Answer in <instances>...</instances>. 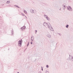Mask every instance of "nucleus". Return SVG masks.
Masks as SVG:
<instances>
[{"instance_id": "16", "label": "nucleus", "mask_w": 73, "mask_h": 73, "mask_svg": "<svg viewBox=\"0 0 73 73\" xmlns=\"http://www.w3.org/2000/svg\"><path fill=\"white\" fill-rule=\"evenodd\" d=\"M32 36L31 37V40H32V41H33V39H34V38H33V39H32Z\"/></svg>"}, {"instance_id": "12", "label": "nucleus", "mask_w": 73, "mask_h": 73, "mask_svg": "<svg viewBox=\"0 0 73 73\" xmlns=\"http://www.w3.org/2000/svg\"><path fill=\"white\" fill-rule=\"evenodd\" d=\"M63 9H65V6H64V7H63Z\"/></svg>"}, {"instance_id": "18", "label": "nucleus", "mask_w": 73, "mask_h": 73, "mask_svg": "<svg viewBox=\"0 0 73 73\" xmlns=\"http://www.w3.org/2000/svg\"><path fill=\"white\" fill-rule=\"evenodd\" d=\"M58 35H59V36H61V34H60V33H58Z\"/></svg>"}, {"instance_id": "25", "label": "nucleus", "mask_w": 73, "mask_h": 73, "mask_svg": "<svg viewBox=\"0 0 73 73\" xmlns=\"http://www.w3.org/2000/svg\"><path fill=\"white\" fill-rule=\"evenodd\" d=\"M42 70L43 71V69H42Z\"/></svg>"}, {"instance_id": "23", "label": "nucleus", "mask_w": 73, "mask_h": 73, "mask_svg": "<svg viewBox=\"0 0 73 73\" xmlns=\"http://www.w3.org/2000/svg\"><path fill=\"white\" fill-rule=\"evenodd\" d=\"M35 32H37V30H35Z\"/></svg>"}, {"instance_id": "20", "label": "nucleus", "mask_w": 73, "mask_h": 73, "mask_svg": "<svg viewBox=\"0 0 73 73\" xmlns=\"http://www.w3.org/2000/svg\"><path fill=\"white\" fill-rule=\"evenodd\" d=\"M65 6V5H62V7H64V6Z\"/></svg>"}, {"instance_id": "8", "label": "nucleus", "mask_w": 73, "mask_h": 73, "mask_svg": "<svg viewBox=\"0 0 73 73\" xmlns=\"http://www.w3.org/2000/svg\"><path fill=\"white\" fill-rule=\"evenodd\" d=\"M44 16L45 17V18H46V19L47 18H48V16L46 15H44Z\"/></svg>"}, {"instance_id": "4", "label": "nucleus", "mask_w": 73, "mask_h": 73, "mask_svg": "<svg viewBox=\"0 0 73 73\" xmlns=\"http://www.w3.org/2000/svg\"><path fill=\"white\" fill-rule=\"evenodd\" d=\"M67 9L69 11H72V8L70 6H68L67 7Z\"/></svg>"}, {"instance_id": "31", "label": "nucleus", "mask_w": 73, "mask_h": 73, "mask_svg": "<svg viewBox=\"0 0 73 73\" xmlns=\"http://www.w3.org/2000/svg\"><path fill=\"white\" fill-rule=\"evenodd\" d=\"M35 33L36 34V33Z\"/></svg>"}, {"instance_id": "21", "label": "nucleus", "mask_w": 73, "mask_h": 73, "mask_svg": "<svg viewBox=\"0 0 73 73\" xmlns=\"http://www.w3.org/2000/svg\"><path fill=\"white\" fill-rule=\"evenodd\" d=\"M13 30H12L11 33H13Z\"/></svg>"}, {"instance_id": "1", "label": "nucleus", "mask_w": 73, "mask_h": 73, "mask_svg": "<svg viewBox=\"0 0 73 73\" xmlns=\"http://www.w3.org/2000/svg\"><path fill=\"white\" fill-rule=\"evenodd\" d=\"M43 25L44 26L46 27V28L47 27L48 28L49 30H50V31H53V29L52 28V25H51L50 24V23H46V22H44Z\"/></svg>"}, {"instance_id": "22", "label": "nucleus", "mask_w": 73, "mask_h": 73, "mask_svg": "<svg viewBox=\"0 0 73 73\" xmlns=\"http://www.w3.org/2000/svg\"><path fill=\"white\" fill-rule=\"evenodd\" d=\"M22 15L23 16H24V14H22Z\"/></svg>"}, {"instance_id": "7", "label": "nucleus", "mask_w": 73, "mask_h": 73, "mask_svg": "<svg viewBox=\"0 0 73 73\" xmlns=\"http://www.w3.org/2000/svg\"><path fill=\"white\" fill-rule=\"evenodd\" d=\"M30 12H31V13H35L33 12V9H31L30 10Z\"/></svg>"}, {"instance_id": "29", "label": "nucleus", "mask_w": 73, "mask_h": 73, "mask_svg": "<svg viewBox=\"0 0 73 73\" xmlns=\"http://www.w3.org/2000/svg\"><path fill=\"white\" fill-rule=\"evenodd\" d=\"M17 73H19V72H17Z\"/></svg>"}, {"instance_id": "28", "label": "nucleus", "mask_w": 73, "mask_h": 73, "mask_svg": "<svg viewBox=\"0 0 73 73\" xmlns=\"http://www.w3.org/2000/svg\"><path fill=\"white\" fill-rule=\"evenodd\" d=\"M38 73H41V72H39Z\"/></svg>"}, {"instance_id": "10", "label": "nucleus", "mask_w": 73, "mask_h": 73, "mask_svg": "<svg viewBox=\"0 0 73 73\" xmlns=\"http://www.w3.org/2000/svg\"><path fill=\"white\" fill-rule=\"evenodd\" d=\"M69 25H66V28H68V27H69Z\"/></svg>"}, {"instance_id": "15", "label": "nucleus", "mask_w": 73, "mask_h": 73, "mask_svg": "<svg viewBox=\"0 0 73 73\" xmlns=\"http://www.w3.org/2000/svg\"><path fill=\"white\" fill-rule=\"evenodd\" d=\"M46 68H49V66H48V65H46Z\"/></svg>"}, {"instance_id": "26", "label": "nucleus", "mask_w": 73, "mask_h": 73, "mask_svg": "<svg viewBox=\"0 0 73 73\" xmlns=\"http://www.w3.org/2000/svg\"><path fill=\"white\" fill-rule=\"evenodd\" d=\"M59 10H60V11H61V8H60V9H59Z\"/></svg>"}, {"instance_id": "11", "label": "nucleus", "mask_w": 73, "mask_h": 73, "mask_svg": "<svg viewBox=\"0 0 73 73\" xmlns=\"http://www.w3.org/2000/svg\"><path fill=\"white\" fill-rule=\"evenodd\" d=\"M9 3H10V1H7V4H9Z\"/></svg>"}, {"instance_id": "2", "label": "nucleus", "mask_w": 73, "mask_h": 73, "mask_svg": "<svg viewBox=\"0 0 73 73\" xmlns=\"http://www.w3.org/2000/svg\"><path fill=\"white\" fill-rule=\"evenodd\" d=\"M68 60H71L72 61H73V56H70V55H69V57L67 58Z\"/></svg>"}, {"instance_id": "17", "label": "nucleus", "mask_w": 73, "mask_h": 73, "mask_svg": "<svg viewBox=\"0 0 73 73\" xmlns=\"http://www.w3.org/2000/svg\"><path fill=\"white\" fill-rule=\"evenodd\" d=\"M46 73H49V71H46Z\"/></svg>"}, {"instance_id": "5", "label": "nucleus", "mask_w": 73, "mask_h": 73, "mask_svg": "<svg viewBox=\"0 0 73 73\" xmlns=\"http://www.w3.org/2000/svg\"><path fill=\"white\" fill-rule=\"evenodd\" d=\"M25 28H26L25 26H24L22 27H21V29L22 30H23L24 29H25Z\"/></svg>"}, {"instance_id": "27", "label": "nucleus", "mask_w": 73, "mask_h": 73, "mask_svg": "<svg viewBox=\"0 0 73 73\" xmlns=\"http://www.w3.org/2000/svg\"><path fill=\"white\" fill-rule=\"evenodd\" d=\"M25 17L26 18H27V17H26V16H25Z\"/></svg>"}, {"instance_id": "3", "label": "nucleus", "mask_w": 73, "mask_h": 73, "mask_svg": "<svg viewBox=\"0 0 73 73\" xmlns=\"http://www.w3.org/2000/svg\"><path fill=\"white\" fill-rule=\"evenodd\" d=\"M22 41V39H21V40H19V41L18 42V46L19 47H21V45L22 44V42L21 41Z\"/></svg>"}, {"instance_id": "14", "label": "nucleus", "mask_w": 73, "mask_h": 73, "mask_svg": "<svg viewBox=\"0 0 73 73\" xmlns=\"http://www.w3.org/2000/svg\"><path fill=\"white\" fill-rule=\"evenodd\" d=\"M29 42H28V43L27 45V46H28V45H29Z\"/></svg>"}, {"instance_id": "13", "label": "nucleus", "mask_w": 73, "mask_h": 73, "mask_svg": "<svg viewBox=\"0 0 73 73\" xmlns=\"http://www.w3.org/2000/svg\"><path fill=\"white\" fill-rule=\"evenodd\" d=\"M24 12H25V13H27V11L25 10L24 11Z\"/></svg>"}, {"instance_id": "19", "label": "nucleus", "mask_w": 73, "mask_h": 73, "mask_svg": "<svg viewBox=\"0 0 73 73\" xmlns=\"http://www.w3.org/2000/svg\"><path fill=\"white\" fill-rule=\"evenodd\" d=\"M15 6V7H17V8H20V7H18V6H16V5H15V6Z\"/></svg>"}, {"instance_id": "32", "label": "nucleus", "mask_w": 73, "mask_h": 73, "mask_svg": "<svg viewBox=\"0 0 73 73\" xmlns=\"http://www.w3.org/2000/svg\"><path fill=\"white\" fill-rule=\"evenodd\" d=\"M33 37H34L33 36Z\"/></svg>"}, {"instance_id": "6", "label": "nucleus", "mask_w": 73, "mask_h": 73, "mask_svg": "<svg viewBox=\"0 0 73 73\" xmlns=\"http://www.w3.org/2000/svg\"><path fill=\"white\" fill-rule=\"evenodd\" d=\"M47 37H48L49 38H50L51 36L50 34H48L47 35Z\"/></svg>"}, {"instance_id": "30", "label": "nucleus", "mask_w": 73, "mask_h": 73, "mask_svg": "<svg viewBox=\"0 0 73 73\" xmlns=\"http://www.w3.org/2000/svg\"><path fill=\"white\" fill-rule=\"evenodd\" d=\"M41 68L42 69V67H41Z\"/></svg>"}, {"instance_id": "9", "label": "nucleus", "mask_w": 73, "mask_h": 73, "mask_svg": "<svg viewBox=\"0 0 73 73\" xmlns=\"http://www.w3.org/2000/svg\"><path fill=\"white\" fill-rule=\"evenodd\" d=\"M46 20H48V21H49V20H50V18H49V17H47V18H46Z\"/></svg>"}, {"instance_id": "24", "label": "nucleus", "mask_w": 73, "mask_h": 73, "mask_svg": "<svg viewBox=\"0 0 73 73\" xmlns=\"http://www.w3.org/2000/svg\"><path fill=\"white\" fill-rule=\"evenodd\" d=\"M31 44H32V42H31Z\"/></svg>"}]
</instances>
